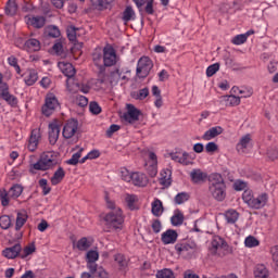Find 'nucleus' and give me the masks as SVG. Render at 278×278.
<instances>
[{"label":"nucleus","instance_id":"f257e3e1","mask_svg":"<svg viewBox=\"0 0 278 278\" xmlns=\"http://www.w3.org/2000/svg\"><path fill=\"white\" fill-rule=\"evenodd\" d=\"M208 192L215 201H225L227 197V186L223 175L218 173L211 174L208 177Z\"/></svg>","mask_w":278,"mask_h":278},{"label":"nucleus","instance_id":"f03ea898","mask_svg":"<svg viewBox=\"0 0 278 278\" xmlns=\"http://www.w3.org/2000/svg\"><path fill=\"white\" fill-rule=\"evenodd\" d=\"M60 153L51 150L40 154L39 160L30 165V170H49L53 166H58Z\"/></svg>","mask_w":278,"mask_h":278},{"label":"nucleus","instance_id":"7ed1b4c3","mask_svg":"<svg viewBox=\"0 0 278 278\" xmlns=\"http://www.w3.org/2000/svg\"><path fill=\"white\" fill-rule=\"evenodd\" d=\"M242 199L243 203L248 204L251 210H262L268 203V194L266 192L253 193L251 190H244Z\"/></svg>","mask_w":278,"mask_h":278},{"label":"nucleus","instance_id":"20e7f679","mask_svg":"<svg viewBox=\"0 0 278 278\" xmlns=\"http://www.w3.org/2000/svg\"><path fill=\"white\" fill-rule=\"evenodd\" d=\"M104 223L111 229H115V231H121L123 229V225H125V215H123V210L115 208L114 211L109 212L104 216Z\"/></svg>","mask_w":278,"mask_h":278},{"label":"nucleus","instance_id":"39448f33","mask_svg":"<svg viewBox=\"0 0 278 278\" xmlns=\"http://www.w3.org/2000/svg\"><path fill=\"white\" fill-rule=\"evenodd\" d=\"M23 194V186L15 184L9 191L5 189H0V201L3 207L10 205V201L18 199Z\"/></svg>","mask_w":278,"mask_h":278},{"label":"nucleus","instance_id":"423d86ee","mask_svg":"<svg viewBox=\"0 0 278 278\" xmlns=\"http://www.w3.org/2000/svg\"><path fill=\"white\" fill-rule=\"evenodd\" d=\"M0 97L8 103V105H11V108H16V105H18V98L10 93V85L3 80L2 73H0Z\"/></svg>","mask_w":278,"mask_h":278},{"label":"nucleus","instance_id":"0eeeda50","mask_svg":"<svg viewBox=\"0 0 278 278\" xmlns=\"http://www.w3.org/2000/svg\"><path fill=\"white\" fill-rule=\"evenodd\" d=\"M60 108V100L53 92H49L46 94L45 104L41 108V113L43 116H51L55 110Z\"/></svg>","mask_w":278,"mask_h":278},{"label":"nucleus","instance_id":"6e6552de","mask_svg":"<svg viewBox=\"0 0 278 278\" xmlns=\"http://www.w3.org/2000/svg\"><path fill=\"white\" fill-rule=\"evenodd\" d=\"M151 68H153V61L149 56H141L137 63V76L141 79L149 77Z\"/></svg>","mask_w":278,"mask_h":278},{"label":"nucleus","instance_id":"1a4fd4ad","mask_svg":"<svg viewBox=\"0 0 278 278\" xmlns=\"http://www.w3.org/2000/svg\"><path fill=\"white\" fill-rule=\"evenodd\" d=\"M126 110L127 112L123 114V119L126 123L134 125V123H137V121H140V116H142V111H140L134 104H127Z\"/></svg>","mask_w":278,"mask_h":278},{"label":"nucleus","instance_id":"9d476101","mask_svg":"<svg viewBox=\"0 0 278 278\" xmlns=\"http://www.w3.org/2000/svg\"><path fill=\"white\" fill-rule=\"evenodd\" d=\"M118 62L116 56V50L112 46H105L103 48V64L104 66H114Z\"/></svg>","mask_w":278,"mask_h":278},{"label":"nucleus","instance_id":"9b49d317","mask_svg":"<svg viewBox=\"0 0 278 278\" xmlns=\"http://www.w3.org/2000/svg\"><path fill=\"white\" fill-rule=\"evenodd\" d=\"M144 166L150 177L157 175V154L155 152H148Z\"/></svg>","mask_w":278,"mask_h":278},{"label":"nucleus","instance_id":"f8f14e48","mask_svg":"<svg viewBox=\"0 0 278 278\" xmlns=\"http://www.w3.org/2000/svg\"><path fill=\"white\" fill-rule=\"evenodd\" d=\"M170 160L173 162H176L177 164H181L182 166H190L192 164L193 160L190 153L184 151V152H172L169 154Z\"/></svg>","mask_w":278,"mask_h":278},{"label":"nucleus","instance_id":"ddd939ff","mask_svg":"<svg viewBox=\"0 0 278 278\" xmlns=\"http://www.w3.org/2000/svg\"><path fill=\"white\" fill-rule=\"evenodd\" d=\"M79 127V123L77 119H70L63 127V137L66 138L67 140L70 138H73L75 134H77V129Z\"/></svg>","mask_w":278,"mask_h":278},{"label":"nucleus","instance_id":"4468645a","mask_svg":"<svg viewBox=\"0 0 278 278\" xmlns=\"http://www.w3.org/2000/svg\"><path fill=\"white\" fill-rule=\"evenodd\" d=\"M130 184L137 188H146L149 184V177H147V174L144 173L134 172Z\"/></svg>","mask_w":278,"mask_h":278},{"label":"nucleus","instance_id":"2eb2a0df","mask_svg":"<svg viewBox=\"0 0 278 278\" xmlns=\"http://www.w3.org/2000/svg\"><path fill=\"white\" fill-rule=\"evenodd\" d=\"M49 142L50 144H55L60 138V123L58 121L51 122L49 124Z\"/></svg>","mask_w":278,"mask_h":278},{"label":"nucleus","instance_id":"dca6fc26","mask_svg":"<svg viewBox=\"0 0 278 278\" xmlns=\"http://www.w3.org/2000/svg\"><path fill=\"white\" fill-rule=\"evenodd\" d=\"M40 142V130L39 129H33L27 142V149L31 153L38 149V144Z\"/></svg>","mask_w":278,"mask_h":278},{"label":"nucleus","instance_id":"f3484780","mask_svg":"<svg viewBox=\"0 0 278 278\" xmlns=\"http://www.w3.org/2000/svg\"><path fill=\"white\" fill-rule=\"evenodd\" d=\"M25 22L26 25H30L36 29H41V27H45V23H47V20L45 18V16L27 15L25 16Z\"/></svg>","mask_w":278,"mask_h":278},{"label":"nucleus","instance_id":"a211bd4d","mask_svg":"<svg viewBox=\"0 0 278 278\" xmlns=\"http://www.w3.org/2000/svg\"><path fill=\"white\" fill-rule=\"evenodd\" d=\"M190 178L193 184H205V180L210 179V176L207 173L195 168L191 170Z\"/></svg>","mask_w":278,"mask_h":278},{"label":"nucleus","instance_id":"6ab92c4d","mask_svg":"<svg viewBox=\"0 0 278 278\" xmlns=\"http://www.w3.org/2000/svg\"><path fill=\"white\" fill-rule=\"evenodd\" d=\"M21 251H23L21 243H16L11 248L4 249L2 251V255L7 257V260H15V257H18V255H21Z\"/></svg>","mask_w":278,"mask_h":278},{"label":"nucleus","instance_id":"aec40b11","mask_svg":"<svg viewBox=\"0 0 278 278\" xmlns=\"http://www.w3.org/2000/svg\"><path fill=\"white\" fill-rule=\"evenodd\" d=\"M58 66L61 71V73H63V75H65V77L67 79L75 77L76 72H75V67L73 66V64H71L68 62L61 61L58 63Z\"/></svg>","mask_w":278,"mask_h":278},{"label":"nucleus","instance_id":"412c9836","mask_svg":"<svg viewBox=\"0 0 278 278\" xmlns=\"http://www.w3.org/2000/svg\"><path fill=\"white\" fill-rule=\"evenodd\" d=\"M251 147H253V140L251 139V135L248 134L239 140L237 151H239V153H247V149H251Z\"/></svg>","mask_w":278,"mask_h":278},{"label":"nucleus","instance_id":"4be33fe9","mask_svg":"<svg viewBox=\"0 0 278 278\" xmlns=\"http://www.w3.org/2000/svg\"><path fill=\"white\" fill-rule=\"evenodd\" d=\"M177 238H179V235L173 229H167L161 235V241L163 244H175V242H177Z\"/></svg>","mask_w":278,"mask_h":278},{"label":"nucleus","instance_id":"5701e85b","mask_svg":"<svg viewBox=\"0 0 278 278\" xmlns=\"http://www.w3.org/2000/svg\"><path fill=\"white\" fill-rule=\"evenodd\" d=\"M29 218V215H27V211H18L16 213V219H15V231H21L23 227H25V223H27V219Z\"/></svg>","mask_w":278,"mask_h":278},{"label":"nucleus","instance_id":"b1692460","mask_svg":"<svg viewBox=\"0 0 278 278\" xmlns=\"http://www.w3.org/2000/svg\"><path fill=\"white\" fill-rule=\"evenodd\" d=\"M42 49V45L40 43V40L36 38H29L26 40V48L25 51L27 53H36Z\"/></svg>","mask_w":278,"mask_h":278},{"label":"nucleus","instance_id":"393cba45","mask_svg":"<svg viewBox=\"0 0 278 278\" xmlns=\"http://www.w3.org/2000/svg\"><path fill=\"white\" fill-rule=\"evenodd\" d=\"M223 131H224L223 127L214 126L203 134L202 140H205V141L214 140V138H216L217 136H220Z\"/></svg>","mask_w":278,"mask_h":278},{"label":"nucleus","instance_id":"a878e982","mask_svg":"<svg viewBox=\"0 0 278 278\" xmlns=\"http://www.w3.org/2000/svg\"><path fill=\"white\" fill-rule=\"evenodd\" d=\"M92 247V238L83 237L78 241L73 243V248L78 251H88Z\"/></svg>","mask_w":278,"mask_h":278},{"label":"nucleus","instance_id":"bb28decb","mask_svg":"<svg viewBox=\"0 0 278 278\" xmlns=\"http://www.w3.org/2000/svg\"><path fill=\"white\" fill-rule=\"evenodd\" d=\"M173 173L170 172V169L168 168L162 169L160 173L159 184L164 188H168L172 184V179H170Z\"/></svg>","mask_w":278,"mask_h":278},{"label":"nucleus","instance_id":"cd10ccee","mask_svg":"<svg viewBox=\"0 0 278 278\" xmlns=\"http://www.w3.org/2000/svg\"><path fill=\"white\" fill-rule=\"evenodd\" d=\"M139 201H140V199L136 194L127 193L125 195V203H126L128 210H131V211L138 210L140 207V204H138Z\"/></svg>","mask_w":278,"mask_h":278},{"label":"nucleus","instance_id":"c85d7f7f","mask_svg":"<svg viewBox=\"0 0 278 278\" xmlns=\"http://www.w3.org/2000/svg\"><path fill=\"white\" fill-rule=\"evenodd\" d=\"M224 218L228 225H236V223H238V218H240V213L230 208L224 213Z\"/></svg>","mask_w":278,"mask_h":278},{"label":"nucleus","instance_id":"c756f323","mask_svg":"<svg viewBox=\"0 0 278 278\" xmlns=\"http://www.w3.org/2000/svg\"><path fill=\"white\" fill-rule=\"evenodd\" d=\"M151 212L153 216H156L157 218L164 214V204L162 203V200L154 199L151 203Z\"/></svg>","mask_w":278,"mask_h":278},{"label":"nucleus","instance_id":"7c9ffc66","mask_svg":"<svg viewBox=\"0 0 278 278\" xmlns=\"http://www.w3.org/2000/svg\"><path fill=\"white\" fill-rule=\"evenodd\" d=\"M37 81H38V72L34 70H28L24 74V83L26 84V86H34V84H36Z\"/></svg>","mask_w":278,"mask_h":278},{"label":"nucleus","instance_id":"2f4dec72","mask_svg":"<svg viewBox=\"0 0 278 278\" xmlns=\"http://www.w3.org/2000/svg\"><path fill=\"white\" fill-rule=\"evenodd\" d=\"M64 177H66V172H64L63 167H59L50 179L51 185L58 186V184H62Z\"/></svg>","mask_w":278,"mask_h":278},{"label":"nucleus","instance_id":"473e14b6","mask_svg":"<svg viewBox=\"0 0 278 278\" xmlns=\"http://www.w3.org/2000/svg\"><path fill=\"white\" fill-rule=\"evenodd\" d=\"M184 219V213L180 210H175L174 215L170 217V223L173 227H181Z\"/></svg>","mask_w":278,"mask_h":278},{"label":"nucleus","instance_id":"72a5a7b5","mask_svg":"<svg viewBox=\"0 0 278 278\" xmlns=\"http://www.w3.org/2000/svg\"><path fill=\"white\" fill-rule=\"evenodd\" d=\"M254 278H270V271L266 265H257L254 269Z\"/></svg>","mask_w":278,"mask_h":278},{"label":"nucleus","instance_id":"f704fd0d","mask_svg":"<svg viewBox=\"0 0 278 278\" xmlns=\"http://www.w3.org/2000/svg\"><path fill=\"white\" fill-rule=\"evenodd\" d=\"M134 3L137 5V8H142V5H144V3H147L146 5V12L147 14H154V10H153V0H132Z\"/></svg>","mask_w":278,"mask_h":278},{"label":"nucleus","instance_id":"c9c22d12","mask_svg":"<svg viewBox=\"0 0 278 278\" xmlns=\"http://www.w3.org/2000/svg\"><path fill=\"white\" fill-rule=\"evenodd\" d=\"M187 201H190V193L186 191L177 193L174 198L175 205H184Z\"/></svg>","mask_w":278,"mask_h":278},{"label":"nucleus","instance_id":"e433bc0d","mask_svg":"<svg viewBox=\"0 0 278 278\" xmlns=\"http://www.w3.org/2000/svg\"><path fill=\"white\" fill-rule=\"evenodd\" d=\"M260 245V239L255 238L254 236L250 235L244 239V248L245 249H255Z\"/></svg>","mask_w":278,"mask_h":278},{"label":"nucleus","instance_id":"4c0bfd02","mask_svg":"<svg viewBox=\"0 0 278 278\" xmlns=\"http://www.w3.org/2000/svg\"><path fill=\"white\" fill-rule=\"evenodd\" d=\"M190 249H192V247H190V244L187 242L177 243L175 245V251L178 253V255H188V253H190Z\"/></svg>","mask_w":278,"mask_h":278},{"label":"nucleus","instance_id":"58836bf2","mask_svg":"<svg viewBox=\"0 0 278 278\" xmlns=\"http://www.w3.org/2000/svg\"><path fill=\"white\" fill-rule=\"evenodd\" d=\"M17 10H18V5L16 4V1L9 0L7 2L5 14H8V16H14V14H16Z\"/></svg>","mask_w":278,"mask_h":278},{"label":"nucleus","instance_id":"ea45409f","mask_svg":"<svg viewBox=\"0 0 278 278\" xmlns=\"http://www.w3.org/2000/svg\"><path fill=\"white\" fill-rule=\"evenodd\" d=\"M224 101H226V105H230L231 108H236V105H240V97L239 96H224Z\"/></svg>","mask_w":278,"mask_h":278},{"label":"nucleus","instance_id":"a19ab883","mask_svg":"<svg viewBox=\"0 0 278 278\" xmlns=\"http://www.w3.org/2000/svg\"><path fill=\"white\" fill-rule=\"evenodd\" d=\"M33 253H36V244L30 243L24 248L22 253H20V257L25 260V257H29V255H33Z\"/></svg>","mask_w":278,"mask_h":278},{"label":"nucleus","instance_id":"79ce46f5","mask_svg":"<svg viewBox=\"0 0 278 278\" xmlns=\"http://www.w3.org/2000/svg\"><path fill=\"white\" fill-rule=\"evenodd\" d=\"M136 18V12L131 7H127L123 13L124 23H129V21H134Z\"/></svg>","mask_w":278,"mask_h":278},{"label":"nucleus","instance_id":"37998d69","mask_svg":"<svg viewBox=\"0 0 278 278\" xmlns=\"http://www.w3.org/2000/svg\"><path fill=\"white\" fill-rule=\"evenodd\" d=\"M91 3L94 5V8H98V10H108L112 3V0H91Z\"/></svg>","mask_w":278,"mask_h":278},{"label":"nucleus","instance_id":"c03bdc74","mask_svg":"<svg viewBox=\"0 0 278 278\" xmlns=\"http://www.w3.org/2000/svg\"><path fill=\"white\" fill-rule=\"evenodd\" d=\"M66 89L72 93L75 94L79 90V84L75 83V79L67 78L66 80Z\"/></svg>","mask_w":278,"mask_h":278},{"label":"nucleus","instance_id":"a18cd8bd","mask_svg":"<svg viewBox=\"0 0 278 278\" xmlns=\"http://www.w3.org/2000/svg\"><path fill=\"white\" fill-rule=\"evenodd\" d=\"M119 174L123 181H126L127 184L131 182V177L134 175V172H129L127 167H122Z\"/></svg>","mask_w":278,"mask_h":278},{"label":"nucleus","instance_id":"49530a36","mask_svg":"<svg viewBox=\"0 0 278 278\" xmlns=\"http://www.w3.org/2000/svg\"><path fill=\"white\" fill-rule=\"evenodd\" d=\"M114 261L117 263L121 270L127 268V258L123 254H115Z\"/></svg>","mask_w":278,"mask_h":278},{"label":"nucleus","instance_id":"de8ad7c7","mask_svg":"<svg viewBox=\"0 0 278 278\" xmlns=\"http://www.w3.org/2000/svg\"><path fill=\"white\" fill-rule=\"evenodd\" d=\"M81 151H84V149H80L78 152L74 153L72 157L66 161V164H70V166H77V164H79V159L81 157Z\"/></svg>","mask_w":278,"mask_h":278},{"label":"nucleus","instance_id":"09e8293b","mask_svg":"<svg viewBox=\"0 0 278 278\" xmlns=\"http://www.w3.org/2000/svg\"><path fill=\"white\" fill-rule=\"evenodd\" d=\"M156 278H175V273L168 268L161 269L156 273Z\"/></svg>","mask_w":278,"mask_h":278},{"label":"nucleus","instance_id":"8fccbe9b","mask_svg":"<svg viewBox=\"0 0 278 278\" xmlns=\"http://www.w3.org/2000/svg\"><path fill=\"white\" fill-rule=\"evenodd\" d=\"M86 262H99V251L98 250H89L86 253Z\"/></svg>","mask_w":278,"mask_h":278},{"label":"nucleus","instance_id":"3c124183","mask_svg":"<svg viewBox=\"0 0 278 278\" xmlns=\"http://www.w3.org/2000/svg\"><path fill=\"white\" fill-rule=\"evenodd\" d=\"M0 227L1 229H8L9 227H12V219L9 215H2L0 216Z\"/></svg>","mask_w":278,"mask_h":278},{"label":"nucleus","instance_id":"603ef678","mask_svg":"<svg viewBox=\"0 0 278 278\" xmlns=\"http://www.w3.org/2000/svg\"><path fill=\"white\" fill-rule=\"evenodd\" d=\"M218 71H220V64L219 63H215L210 65L206 68V77H214V75H216V73H218Z\"/></svg>","mask_w":278,"mask_h":278},{"label":"nucleus","instance_id":"864d4df0","mask_svg":"<svg viewBox=\"0 0 278 278\" xmlns=\"http://www.w3.org/2000/svg\"><path fill=\"white\" fill-rule=\"evenodd\" d=\"M39 186L42 190V194L47 197L51 192V187H49V181L46 178L39 180Z\"/></svg>","mask_w":278,"mask_h":278},{"label":"nucleus","instance_id":"5fc2aeb1","mask_svg":"<svg viewBox=\"0 0 278 278\" xmlns=\"http://www.w3.org/2000/svg\"><path fill=\"white\" fill-rule=\"evenodd\" d=\"M77 31H79V29L75 28V26H70L67 28V38H68V40H71V42H76Z\"/></svg>","mask_w":278,"mask_h":278},{"label":"nucleus","instance_id":"6e6d98bb","mask_svg":"<svg viewBox=\"0 0 278 278\" xmlns=\"http://www.w3.org/2000/svg\"><path fill=\"white\" fill-rule=\"evenodd\" d=\"M47 34L50 36V38H60V28L58 26H48L47 27Z\"/></svg>","mask_w":278,"mask_h":278},{"label":"nucleus","instance_id":"4d7b16f0","mask_svg":"<svg viewBox=\"0 0 278 278\" xmlns=\"http://www.w3.org/2000/svg\"><path fill=\"white\" fill-rule=\"evenodd\" d=\"M225 247V240L220 237H215L212 240V248L218 251V249H223Z\"/></svg>","mask_w":278,"mask_h":278},{"label":"nucleus","instance_id":"13d9d810","mask_svg":"<svg viewBox=\"0 0 278 278\" xmlns=\"http://www.w3.org/2000/svg\"><path fill=\"white\" fill-rule=\"evenodd\" d=\"M247 181L238 179L233 182V190L237 192H242V190H247Z\"/></svg>","mask_w":278,"mask_h":278},{"label":"nucleus","instance_id":"bf43d9fd","mask_svg":"<svg viewBox=\"0 0 278 278\" xmlns=\"http://www.w3.org/2000/svg\"><path fill=\"white\" fill-rule=\"evenodd\" d=\"M247 35L244 34H240V35H237L232 38L231 42L232 45H237V46H240V45H244V42H247Z\"/></svg>","mask_w":278,"mask_h":278},{"label":"nucleus","instance_id":"052dcab7","mask_svg":"<svg viewBox=\"0 0 278 278\" xmlns=\"http://www.w3.org/2000/svg\"><path fill=\"white\" fill-rule=\"evenodd\" d=\"M8 62L10 64V66H13V68H15V71H16V73L18 75H21V66H18V60H16L15 56H9Z\"/></svg>","mask_w":278,"mask_h":278},{"label":"nucleus","instance_id":"680f3d73","mask_svg":"<svg viewBox=\"0 0 278 278\" xmlns=\"http://www.w3.org/2000/svg\"><path fill=\"white\" fill-rule=\"evenodd\" d=\"M271 258L275 264L276 270H278V245H275L270 249Z\"/></svg>","mask_w":278,"mask_h":278},{"label":"nucleus","instance_id":"e2e57ef3","mask_svg":"<svg viewBox=\"0 0 278 278\" xmlns=\"http://www.w3.org/2000/svg\"><path fill=\"white\" fill-rule=\"evenodd\" d=\"M147 97H149V88H143L136 93L135 99L143 101Z\"/></svg>","mask_w":278,"mask_h":278},{"label":"nucleus","instance_id":"0e129e2a","mask_svg":"<svg viewBox=\"0 0 278 278\" xmlns=\"http://www.w3.org/2000/svg\"><path fill=\"white\" fill-rule=\"evenodd\" d=\"M89 112H91V114H96V115L101 114V106L97 102H90Z\"/></svg>","mask_w":278,"mask_h":278},{"label":"nucleus","instance_id":"69168bd1","mask_svg":"<svg viewBox=\"0 0 278 278\" xmlns=\"http://www.w3.org/2000/svg\"><path fill=\"white\" fill-rule=\"evenodd\" d=\"M151 227L154 233H160V231H162V222H160V219H154L152 220Z\"/></svg>","mask_w":278,"mask_h":278},{"label":"nucleus","instance_id":"338daca9","mask_svg":"<svg viewBox=\"0 0 278 278\" xmlns=\"http://www.w3.org/2000/svg\"><path fill=\"white\" fill-rule=\"evenodd\" d=\"M205 151L207 153H216V151H218V144H216V142H214V141H211V142L206 143Z\"/></svg>","mask_w":278,"mask_h":278},{"label":"nucleus","instance_id":"774afa93","mask_svg":"<svg viewBox=\"0 0 278 278\" xmlns=\"http://www.w3.org/2000/svg\"><path fill=\"white\" fill-rule=\"evenodd\" d=\"M76 103L80 108H86V105H88V98H86V96H77Z\"/></svg>","mask_w":278,"mask_h":278}]
</instances>
